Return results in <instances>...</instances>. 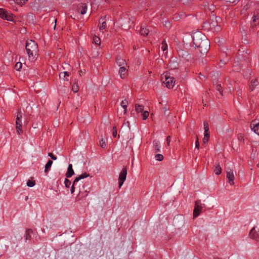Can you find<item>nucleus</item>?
Returning <instances> with one entry per match:
<instances>
[{"label":"nucleus","instance_id":"2","mask_svg":"<svg viewBox=\"0 0 259 259\" xmlns=\"http://www.w3.org/2000/svg\"><path fill=\"white\" fill-rule=\"evenodd\" d=\"M26 50L28 55L29 60L34 61L37 55L38 48L37 44L32 40H28L26 42Z\"/></svg>","mask_w":259,"mask_h":259},{"label":"nucleus","instance_id":"44","mask_svg":"<svg viewBox=\"0 0 259 259\" xmlns=\"http://www.w3.org/2000/svg\"><path fill=\"white\" fill-rule=\"evenodd\" d=\"M117 133L116 128L115 127H114L113 128V136L114 137H116L117 136Z\"/></svg>","mask_w":259,"mask_h":259},{"label":"nucleus","instance_id":"30","mask_svg":"<svg viewBox=\"0 0 259 259\" xmlns=\"http://www.w3.org/2000/svg\"><path fill=\"white\" fill-rule=\"evenodd\" d=\"M217 21H212L211 23H210V28L211 29H214L215 31L218 30V29L215 28V26H217Z\"/></svg>","mask_w":259,"mask_h":259},{"label":"nucleus","instance_id":"15","mask_svg":"<svg viewBox=\"0 0 259 259\" xmlns=\"http://www.w3.org/2000/svg\"><path fill=\"white\" fill-rule=\"evenodd\" d=\"M33 233V231L31 229H27L26 230L25 234L24 236L25 240L27 241V240H30L31 238V235Z\"/></svg>","mask_w":259,"mask_h":259},{"label":"nucleus","instance_id":"23","mask_svg":"<svg viewBox=\"0 0 259 259\" xmlns=\"http://www.w3.org/2000/svg\"><path fill=\"white\" fill-rule=\"evenodd\" d=\"M52 164H53V161L51 160H49L47 162V163H46V164L45 165V172L46 173H47L48 172V171L50 170Z\"/></svg>","mask_w":259,"mask_h":259},{"label":"nucleus","instance_id":"18","mask_svg":"<svg viewBox=\"0 0 259 259\" xmlns=\"http://www.w3.org/2000/svg\"><path fill=\"white\" fill-rule=\"evenodd\" d=\"M258 83L259 82L257 79H252L251 81V82L249 85V89L250 91H252L254 89L255 87L258 84Z\"/></svg>","mask_w":259,"mask_h":259},{"label":"nucleus","instance_id":"20","mask_svg":"<svg viewBox=\"0 0 259 259\" xmlns=\"http://www.w3.org/2000/svg\"><path fill=\"white\" fill-rule=\"evenodd\" d=\"M128 102L125 99L122 100L120 103L121 106L124 109V114H126L127 111V106Z\"/></svg>","mask_w":259,"mask_h":259},{"label":"nucleus","instance_id":"32","mask_svg":"<svg viewBox=\"0 0 259 259\" xmlns=\"http://www.w3.org/2000/svg\"><path fill=\"white\" fill-rule=\"evenodd\" d=\"M203 127L205 133H209V125L208 123L206 121L203 122Z\"/></svg>","mask_w":259,"mask_h":259},{"label":"nucleus","instance_id":"17","mask_svg":"<svg viewBox=\"0 0 259 259\" xmlns=\"http://www.w3.org/2000/svg\"><path fill=\"white\" fill-rule=\"evenodd\" d=\"M178 67V63L175 60H171L169 62V68L171 69H175Z\"/></svg>","mask_w":259,"mask_h":259},{"label":"nucleus","instance_id":"37","mask_svg":"<svg viewBox=\"0 0 259 259\" xmlns=\"http://www.w3.org/2000/svg\"><path fill=\"white\" fill-rule=\"evenodd\" d=\"M149 113L148 111H145L142 112L143 119L146 120L149 116Z\"/></svg>","mask_w":259,"mask_h":259},{"label":"nucleus","instance_id":"19","mask_svg":"<svg viewBox=\"0 0 259 259\" xmlns=\"http://www.w3.org/2000/svg\"><path fill=\"white\" fill-rule=\"evenodd\" d=\"M153 144L155 152H159L161 148L160 142L157 140H154Z\"/></svg>","mask_w":259,"mask_h":259},{"label":"nucleus","instance_id":"22","mask_svg":"<svg viewBox=\"0 0 259 259\" xmlns=\"http://www.w3.org/2000/svg\"><path fill=\"white\" fill-rule=\"evenodd\" d=\"M88 6L86 4H82L80 7V13L82 15H84L87 13Z\"/></svg>","mask_w":259,"mask_h":259},{"label":"nucleus","instance_id":"39","mask_svg":"<svg viewBox=\"0 0 259 259\" xmlns=\"http://www.w3.org/2000/svg\"><path fill=\"white\" fill-rule=\"evenodd\" d=\"M64 184L66 188H69L71 184V182L70 180L66 178L64 180Z\"/></svg>","mask_w":259,"mask_h":259},{"label":"nucleus","instance_id":"14","mask_svg":"<svg viewBox=\"0 0 259 259\" xmlns=\"http://www.w3.org/2000/svg\"><path fill=\"white\" fill-rule=\"evenodd\" d=\"M74 170L72 168L71 164H69L67 168V171L66 174V177L67 178H70L74 175Z\"/></svg>","mask_w":259,"mask_h":259},{"label":"nucleus","instance_id":"41","mask_svg":"<svg viewBox=\"0 0 259 259\" xmlns=\"http://www.w3.org/2000/svg\"><path fill=\"white\" fill-rule=\"evenodd\" d=\"M22 67V63L20 62H17L15 66V68L17 70H19Z\"/></svg>","mask_w":259,"mask_h":259},{"label":"nucleus","instance_id":"1","mask_svg":"<svg viewBox=\"0 0 259 259\" xmlns=\"http://www.w3.org/2000/svg\"><path fill=\"white\" fill-rule=\"evenodd\" d=\"M192 37L195 47L199 48L202 54L206 53L210 47L209 42L206 36L201 32L197 31L194 32Z\"/></svg>","mask_w":259,"mask_h":259},{"label":"nucleus","instance_id":"24","mask_svg":"<svg viewBox=\"0 0 259 259\" xmlns=\"http://www.w3.org/2000/svg\"><path fill=\"white\" fill-rule=\"evenodd\" d=\"M161 50L163 51V53L166 54L167 53V45L165 40H163L161 43Z\"/></svg>","mask_w":259,"mask_h":259},{"label":"nucleus","instance_id":"4","mask_svg":"<svg viewBox=\"0 0 259 259\" xmlns=\"http://www.w3.org/2000/svg\"><path fill=\"white\" fill-rule=\"evenodd\" d=\"M22 113L21 112H18L17 114V117L16 119V131L18 135H21L23 133V131L22 130Z\"/></svg>","mask_w":259,"mask_h":259},{"label":"nucleus","instance_id":"48","mask_svg":"<svg viewBox=\"0 0 259 259\" xmlns=\"http://www.w3.org/2000/svg\"><path fill=\"white\" fill-rule=\"evenodd\" d=\"M126 123H127V126H128V129L130 130V127H129V122L127 121Z\"/></svg>","mask_w":259,"mask_h":259},{"label":"nucleus","instance_id":"10","mask_svg":"<svg viewBox=\"0 0 259 259\" xmlns=\"http://www.w3.org/2000/svg\"><path fill=\"white\" fill-rule=\"evenodd\" d=\"M127 66L119 67L118 73L122 79H124L127 77Z\"/></svg>","mask_w":259,"mask_h":259},{"label":"nucleus","instance_id":"50","mask_svg":"<svg viewBox=\"0 0 259 259\" xmlns=\"http://www.w3.org/2000/svg\"><path fill=\"white\" fill-rule=\"evenodd\" d=\"M81 73H82V72L81 71L80 73V75H81Z\"/></svg>","mask_w":259,"mask_h":259},{"label":"nucleus","instance_id":"51","mask_svg":"<svg viewBox=\"0 0 259 259\" xmlns=\"http://www.w3.org/2000/svg\"><path fill=\"white\" fill-rule=\"evenodd\" d=\"M56 27V24L54 25V28H55Z\"/></svg>","mask_w":259,"mask_h":259},{"label":"nucleus","instance_id":"9","mask_svg":"<svg viewBox=\"0 0 259 259\" xmlns=\"http://www.w3.org/2000/svg\"><path fill=\"white\" fill-rule=\"evenodd\" d=\"M89 177V174H87L86 172L82 174L79 177L76 178L73 181V184L71 186L70 192L72 194L75 191V185L80 180L88 178Z\"/></svg>","mask_w":259,"mask_h":259},{"label":"nucleus","instance_id":"26","mask_svg":"<svg viewBox=\"0 0 259 259\" xmlns=\"http://www.w3.org/2000/svg\"><path fill=\"white\" fill-rule=\"evenodd\" d=\"M222 170V168L220 166V165L219 164H217L215 166V167L214 170V172L217 175H219L221 174Z\"/></svg>","mask_w":259,"mask_h":259},{"label":"nucleus","instance_id":"35","mask_svg":"<svg viewBox=\"0 0 259 259\" xmlns=\"http://www.w3.org/2000/svg\"><path fill=\"white\" fill-rule=\"evenodd\" d=\"M93 40H94V42L96 45H100V42H101L100 38L99 37L95 35L94 38H93Z\"/></svg>","mask_w":259,"mask_h":259},{"label":"nucleus","instance_id":"16","mask_svg":"<svg viewBox=\"0 0 259 259\" xmlns=\"http://www.w3.org/2000/svg\"><path fill=\"white\" fill-rule=\"evenodd\" d=\"M106 22H105L104 19H101V20H100L99 27V30H100V32H103V30L106 27Z\"/></svg>","mask_w":259,"mask_h":259},{"label":"nucleus","instance_id":"43","mask_svg":"<svg viewBox=\"0 0 259 259\" xmlns=\"http://www.w3.org/2000/svg\"><path fill=\"white\" fill-rule=\"evenodd\" d=\"M258 16L257 15H256L254 14L252 16V18L253 22H255L256 21V20H258Z\"/></svg>","mask_w":259,"mask_h":259},{"label":"nucleus","instance_id":"42","mask_svg":"<svg viewBox=\"0 0 259 259\" xmlns=\"http://www.w3.org/2000/svg\"><path fill=\"white\" fill-rule=\"evenodd\" d=\"M48 156L50 157L53 160H56L57 159V157L53 154L52 153H49Z\"/></svg>","mask_w":259,"mask_h":259},{"label":"nucleus","instance_id":"5","mask_svg":"<svg viewBox=\"0 0 259 259\" xmlns=\"http://www.w3.org/2000/svg\"><path fill=\"white\" fill-rule=\"evenodd\" d=\"M0 17L10 21H13L14 18V15L12 13L2 8H0Z\"/></svg>","mask_w":259,"mask_h":259},{"label":"nucleus","instance_id":"33","mask_svg":"<svg viewBox=\"0 0 259 259\" xmlns=\"http://www.w3.org/2000/svg\"><path fill=\"white\" fill-rule=\"evenodd\" d=\"M155 158L156 160L161 161L163 159V156L162 154H157L155 155Z\"/></svg>","mask_w":259,"mask_h":259},{"label":"nucleus","instance_id":"46","mask_svg":"<svg viewBox=\"0 0 259 259\" xmlns=\"http://www.w3.org/2000/svg\"><path fill=\"white\" fill-rule=\"evenodd\" d=\"M238 138L239 141H242L243 140V136L242 134H239L238 136Z\"/></svg>","mask_w":259,"mask_h":259},{"label":"nucleus","instance_id":"49","mask_svg":"<svg viewBox=\"0 0 259 259\" xmlns=\"http://www.w3.org/2000/svg\"><path fill=\"white\" fill-rule=\"evenodd\" d=\"M257 166L258 167H259V161H258V163H257Z\"/></svg>","mask_w":259,"mask_h":259},{"label":"nucleus","instance_id":"47","mask_svg":"<svg viewBox=\"0 0 259 259\" xmlns=\"http://www.w3.org/2000/svg\"><path fill=\"white\" fill-rule=\"evenodd\" d=\"M195 147L197 149H198L199 147V144L198 140H197L195 142Z\"/></svg>","mask_w":259,"mask_h":259},{"label":"nucleus","instance_id":"38","mask_svg":"<svg viewBox=\"0 0 259 259\" xmlns=\"http://www.w3.org/2000/svg\"><path fill=\"white\" fill-rule=\"evenodd\" d=\"M26 185L28 187H32L34 186L35 182L33 181H31L30 180H28L27 182Z\"/></svg>","mask_w":259,"mask_h":259},{"label":"nucleus","instance_id":"36","mask_svg":"<svg viewBox=\"0 0 259 259\" xmlns=\"http://www.w3.org/2000/svg\"><path fill=\"white\" fill-rule=\"evenodd\" d=\"M79 87L78 85L74 83L72 85V91L74 93H77L78 91Z\"/></svg>","mask_w":259,"mask_h":259},{"label":"nucleus","instance_id":"11","mask_svg":"<svg viewBox=\"0 0 259 259\" xmlns=\"http://www.w3.org/2000/svg\"><path fill=\"white\" fill-rule=\"evenodd\" d=\"M250 127L254 133L259 136V122H257L256 121H253L250 124Z\"/></svg>","mask_w":259,"mask_h":259},{"label":"nucleus","instance_id":"12","mask_svg":"<svg viewBox=\"0 0 259 259\" xmlns=\"http://www.w3.org/2000/svg\"><path fill=\"white\" fill-rule=\"evenodd\" d=\"M249 235L251 238L259 240V230L256 231L255 227H253L250 231Z\"/></svg>","mask_w":259,"mask_h":259},{"label":"nucleus","instance_id":"34","mask_svg":"<svg viewBox=\"0 0 259 259\" xmlns=\"http://www.w3.org/2000/svg\"><path fill=\"white\" fill-rule=\"evenodd\" d=\"M106 140L103 138H102L100 140V145L102 148H104L106 147Z\"/></svg>","mask_w":259,"mask_h":259},{"label":"nucleus","instance_id":"3","mask_svg":"<svg viewBox=\"0 0 259 259\" xmlns=\"http://www.w3.org/2000/svg\"><path fill=\"white\" fill-rule=\"evenodd\" d=\"M161 80L168 89H172L176 82L175 78L173 76H171L168 72H164L161 75Z\"/></svg>","mask_w":259,"mask_h":259},{"label":"nucleus","instance_id":"40","mask_svg":"<svg viewBox=\"0 0 259 259\" xmlns=\"http://www.w3.org/2000/svg\"><path fill=\"white\" fill-rule=\"evenodd\" d=\"M217 90L219 92L221 96H223V90L221 84H218L216 87Z\"/></svg>","mask_w":259,"mask_h":259},{"label":"nucleus","instance_id":"7","mask_svg":"<svg viewBox=\"0 0 259 259\" xmlns=\"http://www.w3.org/2000/svg\"><path fill=\"white\" fill-rule=\"evenodd\" d=\"M203 208V205L201 203L200 200H197L195 202V208L193 211L194 218L197 217L202 211Z\"/></svg>","mask_w":259,"mask_h":259},{"label":"nucleus","instance_id":"25","mask_svg":"<svg viewBox=\"0 0 259 259\" xmlns=\"http://www.w3.org/2000/svg\"><path fill=\"white\" fill-rule=\"evenodd\" d=\"M135 109L137 113H142L144 111V106L139 104H136Z\"/></svg>","mask_w":259,"mask_h":259},{"label":"nucleus","instance_id":"28","mask_svg":"<svg viewBox=\"0 0 259 259\" xmlns=\"http://www.w3.org/2000/svg\"><path fill=\"white\" fill-rule=\"evenodd\" d=\"M209 133H204V137L203 138V142L204 143H206L209 140Z\"/></svg>","mask_w":259,"mask_h":259},{"label":"nucleus","instance_id":"31","mask_svg":"<svg viewBox=\"0 0 259 259\" xmlns=\"http://www.w3.org/2000/svg\"><path fill=\"white\" fill-rule=\"evenodd\" d=\"M15 3L19 5L20 6H22L25 3H26L28 0H14Z\"/></svg>","mask_w":259,"mask_h":259},{"label":"nucleus","instance_id":"45","mask_svg":"<svg viewBox=\"0 0 259 259\" xmlns=\"http://www.w3.org/2000/svg\"><path fill=\"white\" fill-rule=\"evenodd\" d=\"M170 142V136H168L166 138V143H167V145L168 146H169Z\"/></svg>","mask_w":259,"mask_h":259},{"label":"nucleus","instance_id":"29","mask_svg":"<svg viewBox=\"0 0 259 259\" xmlns=\"http://www.w3.org/2000/svg\"><path fill=\"white\" fill-rule=\"evenodd\" d=\"M179 55L180 57H182L183 58H186V57L189 55L188 53L184 50H181L179 51Z\"/></svg>","mask_w":259,"mask_h":259},{"label":"nucleus","instance_id":"8","mask_svg":"<svg viewBox=\"0 0 259 259\" xmlns=\"http://www.w3.org/2000/svg\"><path fill=\"white\" fill-rule=\"evenodd\" d=\"M226 177L228 179V183L231 185L234 184L235 176L233 170L231 168H228L226 172Z\"/></svg>","mask_w":259,"mask_h":259},{"label":"nucleus","instance_id":"6","mask_svg":"<svg viewBox=\"0 0 259 259\" xmlns=\"http://www.w3.org/2000/svg\"><path fill=\"white\" fill-rule=\"evenodd\" d=\"M127 175V169L125 167L122 168L120 171L118 178L119 188H120L126 180Z\"/></svg>","mask_w":259,"mask_h":259},{"label":"nucleus","instance_id":"21","mask_svg":"<svg viewBox=\"0 0 259 259\" xmlns=\"http://www.w3.org/2000/svg\"><path fill=\"white\" fill-rule=\"evenodd\" d=\"M69 74L67 71H64L61 72L59 74V77L60 78H63L64 80H68V79L66 77H69Z\"/></svg>","mask_w":259,"mask_h":259},{"label":"nucleus","instance_id":"13","mask_svg":"<svg viewBox=\"0 0 259 259\" xmlns=\"http://www.w3.org/2000/svg\"><path fill=\"white\" fill-rule=\"evenodd\" d=\"M116 63L119 67L127 66L125 60L120 57H117Z\"/></svg>","mask_w":259,"mask_h":259},{"label":"nucleus","instance_id":"27","mask_svg":"<svg viewBox=\"0 0 259 259\" xmlns=\"http://www.w3.org/2000/svg\"><path fill=\"white\" fill-rule=\"evenodd\" d=\"M149 31L146 28H144L143 26L141 28L140 33L143 35H147L148 34Z\"/></svg>","mask_w":259,"mask_h":259}]
</instances>
